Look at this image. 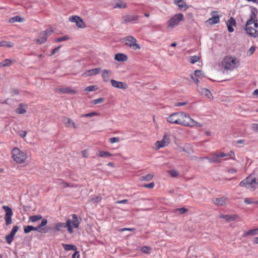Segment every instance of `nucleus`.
<instances>
[{"mask_svg":"<svg viewBox=\"0 0 258 258\" xmlns=\"http://www.w3.org/2000/svg\"><path fill=\"white\" fill-rule=\"evenodd\" d=\"M211 15V18L206 21L207 25H212L220 22V16L217 11H213Z\"/></svg>","mask_w":258,"mask_h":258,"instance_id":"obj_12","label":"nucleus"},{"mask_svg":"<svg viewBox=\"0 0 258 258\" xmlns=\"http://www.w3.org/2000/svg\"><path fill=\"white\" fill-rule=\"evenodd\" d=\"M25 21V19L24 18L21 17L20 16H15L9 19V22L10 23H14V22H23Z\"/></svg>","mask_w":258,"mask_h":258,"instance_id":"obj_32","label":"nucleus"},{"mask_svg":"<svg viewBox=\"0 0 258 258\" xmlns=\"http://www.w3.org/2000/svg\"><path fill=\"white\" fill-rule=\"evenodd\" d=\"M95 90H96L95 86L94 85L88 86L85 89V91H88V92H92V91H95Z\"/></svg>","mask_w":258,"mask_h":258,"instance_id":"obj_49","label":"nucleus"},{"mask_svg":"<svg viewBox=\"0 0 258 258\" xmlns=\"http://www.w3.org/2000/svg\"><path fill=\"white\" fill-rule=\"evenodd\" d=\"M104 101V98L102 97V98H97V99L93 100L92 101V103L93 104H97L102 103Z\"/></svg>","mask_w":258,"mask_h":258,"instance_id":"obj_42","label":"nucleus"},{"mask_svg":"<svg viewBox=\"0 0 258 258\" xmlns=\"http://www.w3.org/2000/svg\"><path fill=\"white\" fill-rule=\"evenodd\" d=\"M13 46V44L10 42L2 41L0 42V47L2 46H4L11 48Z\"/></svg>","mask_w":258,"mask_h":258,"instance_id":"obj_36","label":"nucleus"},{"mask_svg":"<svg viewBox=\"0 0 258 258\" xmlns=\"http://www.w3.org/2000/svg\"><path fill=\"white\" fill-rule=\"evenodd\" d=\"M100 71L101 69L100 68H97L95 69H91L90 70L86 71L82 74V76L83 77H89L96 75L97 74H98L100 72Z\"/></svg>","mask_w":258,"mask_h":258,"instance_id":"obj_19","label":"nucleus"},{"mask_svg":"<svg viewBox=\"0 0 258 258\" xmlns=\"http://www.w3.org/2000/svg\"><path fill=\"white\" fill-rule=\"evenodd\" d=\"M67 220L71 221V228L73 230V228H78L80 222L81 220H79L78 216L76 214L72 215V219L69 218Z\"/></svg>","mask_w":258,"mask_h":258,"instance_id":"obj_16","label":"nucleus"},{"mask_svg":"<svg viewBox=\"0 0 258 258\" xmlns=\"http://www.w3.org/2000/svg\"><path fill=\"white\" fill-rule=\"evenodd\" d=\"M236 21L233 17L230 18V19L227 21L226 25L228 30L229 32L231 33L234 31L233 27H235L236 26Z\"/></svg>","mask_w":258,"mask_h":258,"instance_id":"obj_22","label":"nucleus"},{"mask_svg":"<svg viewBox=\"0 0 258 258\" xmlns=\"http://www.w3.org/2000/svg\"><path fill=\"white\" fill-rule=\"evenodd\" d=\"M220 218L224 219L226 221L230 222L238 218L237 215H221L220 216Z\"/></svg>","mask_w":258,"mask_h":258,"instance_id":"obj_25","label":"nucleus"},{"mask_svg":"<svg viewBox=\"0 0 258 258\" xmlns=\"http://www.w3.org/2000/svg\"><path fill=\"white\" fill-rule=\"evenodd\" d=\"M113 8L114 9H125L126 8V4L121 0H117Z\"/></svg>","mask_w":258,"mask_h":258,"instance_id":"obj_28","label":"nucleus"},{"mask_svg":"<svg viewBox=\"0 0 258 258\" xmlns=\"http://www.w3.org/2000/svg\"><path fill=\"white\" fill-rule=\"evenodd\" d=\"M153 174H148L145 176H142L141 177V180L144 181H150L153 179Z\"/></svg>","mask_w":258,"mask_h":258,"instance_id":"obj_40","label":"nucleus"},{"mask_svg":"<svg viewBox=\"0 0 258 258\" xmlns=\"http://www.w3.org/2000/svg\"><path fill=\"white\" fill-rule=\"evenodd\" d=\"M244 202L246 204H254V201L251 198H246L244 200Z\"/></svg>","mask_w":258,"mask_h":258,"instance_id":"obj_51","label":"nucleus"},{"mask_svg":"<svg viewBox=\"0 0 258 258\" xmlns=\"http://www.w3.org/2000/svg\"><path fill=\"white\" fill-rule=\"evenodd\" d=\"M60 48V46H59L56 47L55 48H54V49H53L50 55H51L55 54L56 52H57L59 50Z\"/></svg>","mask_w":258,"mask_h":258,"instance_id":"obj_60","label":"nucleus"},{"mask_svg":"<svg viewBox=\"0 0 258 258\" xmlns=\"http://www.w3.org/2000/svg\"><path fill=\"white\" fill-rule=\"evenodd\" d=\"M53 31L51 28L46 29L44 31H42L40 33L39 37L35 40L36 43L41 44L45 43L47 39V37L50 35Z\"/></svg>","mask_w":258,"mask_h":258,"instance_id":"obj_10","label":"nucleus"},{"mask_svg":"<svg viewBox=\"0 0 258 258\" xmlns=\"http://www.w3.org/2000/svg\"><path fill=\"white\" fill-rule=\"evenodd\" d=\"M99 113H98L97 112H90V113H89L82 114V115H81V117H93L94 116H98V115H99Z\"/></svg>","mask_w":258,"mask_h":258,"instance_id":"obj_39","label":"nucleus"},{"mask_svg":"<svg viewBox=\"0 0 258 258\" xmlns=\"http://www.w3.org/2000/svg\"><path fill=\"white\" fill-rule=\"evenodd\" d=\"M252 130L256 132H258V123H253L251 125Z\"/></svg>","mask_w":258,"mask_h":258,"instance_id":"obj_55","label":"nucleus"},{"mask_svg":"<svg viewBox=\"0 0 258 258\" xmlns=\"http://www.w3.org/2000/svg\"><path fill=\"white\" fill-rule=\"evenodd\" d=\"M3 209L5 212V219L6 221V224L8 225L12 223V216L13 214L12 210L10 207L7 206H3Z\"/></svg>","mask_w":258,"mask_h":258,"instance_id":"obj_11","label":"nucleus"},{"mask_svg":"<svg viewBox=\"0 0 258 258\" xmlns=\"http://www.w3.org/2000/svg\"><path fill=\"white\" fill-rule=\"evenodd\" d=\"M12 156L14 160L19 164L24 163L28 158L27 154L20 151L18 148L13 149Z\"/></svg>","mask_w":258,"mask_h":258,"instance_id":"obj_5","label":"nucleus"},{"mask_svg":"<svg viewBox=\"0 0 258 258\" xmlns=\"http://www.w3.org/2000/svg\"><path fill=\"white\" fill-rule=\"evenodd\" d=\"M80 257V254L79 252L76 250V251L74 253V254L72 255V258H79Z\"/></svg>","mask_w":258,"mask_h":258,"instance_id":"obj_58","label":"nucleus"},{"mask_svg":"<svg viewBox=\"0 0 258 258\" xmlns=\"http://www.w3.org/2000/svg\"><path fill=\"white\" fill-rule=\"evenodd\" d=\"M26 109L20 104L18 108L16 109V112L18 114H24L26 112Z\"/></svg>","mask_w":258,"mask_h":258,"instance_id":"obj_38","label":"nucleus"},{"mask_svg":"<svg viewBox=\"0 0 258 258\" xmlns=\"http://www.w3.org/2000/svg\"><path fill=\"white\" fill-rule=\"evenodd\" d=\"M258 231V228H255L253 229H250L247 231L245 232L243 234V237H246L250 235H255L257 234Z\"/></svg>","mask_w":258,"mask_h":258,"instance_id":"obj_30","label":"nucleus"},{"mask_svg":"<svg viewBox=\"0 0 258 258\" xmlns=\"http://www.w3.org/2000/svg\"><path fill=\"white\" fill-rule=\"evenodd\" d=\"M151 248L150 247L144 246L142 248L141 251L144 253H149L151 251Z\"/></svg>","mask_w":258,"mask_h":258,"instance_id":"obj_48","label":"nucleus"},{"mask_svg":"<svg viewBox=\"0 0 258 258\" xmlns=\"http://www.w3.org/2000/svg\"><path fill=\"white\" fill-rule=\"evenodd\" d=\"M111 76V72L108 70H103L102 71V77L104 82H108Z\"/></svg>","mask_w":258,"mask_h":258,"instance_id":"obj_26","label":"nucleus"},{"mask_svg":"<svg viewBox=\"0 0 258 258\" xmlns=\"http://www.w3.org/2000/svg\"><path fill=\"white\" fill-rule=\"evenodd\" d=\"M258 182L256 181L255 177L251 175H249L246 178L242 180L239 186L249 188L251 191H254L257 187Z\"/></svg>","mask_w":258,"mask_h":258,"instance_id":"obj_3","label":"nucleus"},{"mask_svg":"<svg viewBox=\"0 0 258 258\" xmlns=\"http://www.w3.org/2000/svg\"><path fill=\"white\" fill-rule=\"evenodd\" d=\"M19 135L22 137V138H24L26 137V136L27 135V132L26 131H20L19 133Z\"/></svg>","mask_w":258,"mask_h":258,"instance_id":"obj_56","label":"nucleus"},{"mask_svg":"<svg viewBox=\"0 0 258 258\" xmlns=\"http://www.w3.org/2000/svg\"><path fill=\"white\" fill-rule=\"evenodd\" d=\"M55 92L58 93L65 94H76L77 91L70 87L57 88L55 90Z\"/></svg>","mask_w":258,"mask_h":258,"instance_id":"obj_18","label":"nucleus"},{"mask_svg":"<svg viewBox=\"0 0 258 258\" xmlns=\"http://www.w3.org/2000/svg\"><path fill=\"white\" fill-rule=\"evenodd\" d=\"M47 223V220L46 219H43L41 221V224L39 225L37 227H35L32 226H26L24 227V232L25 233H28L31 231H37L39 232L42 233H46L47 232V231L45 228H42V227L45 226Z\"/></svg>","mask_w":258,"mask_h":258,"instance_id":"obj_6","label":"nucleus"},{"mask_svg":"<svg viewBox=\"0 0 258 258\" xmlns=\"http://www.w3.org/2000/svg\"><path fill=\"white\" fill-rule=\"evenodd\" d=\"M255 47L254 46H251L248 50L250 54H252L254 52V51H255Z\"/></svg>","mask_w":258,"mask_h":258,"instance_id":"obj_62","label":"nucleus"},{"mask_svg":"<svg viewBox=\"0 0 258 258\" xmlns=\"http://www.w3.org/2000/svg\"><path fill=\"white\" fill-rule=\"evenodd\" d=\"M227 157L228 156L230 159L235 160V154L233 151H231L227 154Z\"/></svg>","mask_w":258,"mask_h":258,"instance_id":"obj_53","label":"nucleus"},{"mask_svg":"<svg viewBox=\"0 0 258 258\" xmlns=\"http://www.w3.org/2000/svg\"><path fill=\"white\" fill-rule=\"evenodd\" d=\"M42 217L40 215H33L29 217V219L31 222H35L39 220H41Z\"/></svg>","mask_w":258,"mask_h":258,"instance_id":"obj_34","label":"nucleus"},{"mask_svg":"<svg viewBox=\"0 0 258 258\" xmlns=\"http://www.w3.org/2000/svg\"><path fill=\"white\" fill-rule=\"evenodd\" d=\"M137 39L132 36L125 37L123 39L124 44L134 50H140L141 46L137 43Z\"/></svg>","mask_w":258,"mask_h":258,"instance_id":"obj_7","label":"nucleus"},{"mask_svg":"<svg viewBox=\"0 0 258 258\" xmlns=\"http://www.w3.org/2000/svg\"><path fill=\"white\" fill-rule=\"evenodd\" d=\"M191 79L194 80V82H195L196 84H198V83H199V80H198V79L195 78L194 77V76H193V75H191Z\"/></svg>","mask_w":258,"mask_h":258,"instance_id":"obj_64","label":"nucleus"},{"mask_svg":"<svg viewBox=\"0 0 258 258\" xmlns=\"http://www.w3.org/2000/svg\"><path fill=\"white\" fill-rule=\"evenodd\" d=\"M169 174L172 177H176L178 175V173L177 171L175 170H171L168 171Z\"/></svg>","mask_w":258,"mask_h":258,"instance_id":"obj_47","label":"nucleus"},{"mask_svg":"<svg viewBox=\"0 0 258 258\" xmlns=\"http://www.w3.org/2000/svg\"><path fill=\"white\" fill-rule=\"evenodd\" d=\"M14 236L12 235L11 234H9L8 235L6 236V240L7 241V243L9 244H10L14 238Z\"/></svg>","mask_w":258,"mask_h":258,"instance_id":"obj_44","label":"nucleus"},{"mask_svg":"<svg viewBox=\"0 0 258 258\" xmlns=\"http://www.w3.org/2000/svg\"><path fill=\"white\" fill-rule=\"evenodd\" d=\"M122 23L127 24L137 22L139 19V16L137 15H126L121 17Z\"/></svg>","mask_w":258,"mask_h":258,"instance_id":"obj_15","label":"nucleus"},{"mask_svg":"<svg viewBox=\"0 0 258 258\" xmlns=\"http://www.w3.org/2000/svg\"><path fill=\"white\" fill-rule=\"evenodd\" d=\"M71 221L67 220L66 223H57L55 224L54 229L55 231H60L63 230L65 228H67L68 231L70 234L73 233L74 231L71 228Z\"/></svg>","mask_w":258,"mask_h":258,"instance_id":"obj_9","label":"nucleus"},{"mask_svg":"<svg viewBox=\"0 0 258 258\" xmlns=\"http://www.w3.org/2000/svg\"><path fill=\"white\" fill-rule=\"evenodd\" d=\"M246 33L253 38L258 36V24L257 22L252 23L251 21H247L245 25Z\"/></svg>","mask_w":258,"mask_h":258,"instance_id":"obj_4","label":"nucleus"},{"mask_svg":"<svg viewBox=\"0 0 258 258\" xmlns=\"http://www.w3.org/2000/svg\"><path fill=\"white\" fill-rule=\"evenodd\" d=\"M247 21H251L252 23L257 22L258 24V19L256 17V15L253 11H252V14L251 15L250 18Z\"/></svg>","mask_w":258,"mask_h":258,"instance_id":"obj_37","label":"nucleus"},{"mask_svg":"<svg viewBox=\"0 0 258 258\" xmlns=\"http://www.w3.org/2000/svg\"><path fill=\"white\" fill-rule=\"evenodd\" d=\"M177 150H178V152H186L185 149L184 147H178Z\"/></svg>","mask_w":258,"mask_h":258,"instance_id":"obj_63","label":"nucleus"},{"mask_svg":"<svg viewBox=\"0 0 258 258\" xmlns=\"http://www.w3.org/2000/svg\"><path fill=\"white\" fill-rule=\"evenodd\" d=\"M98 155L101 157H109L112 155L109 152L104 151H99Z\"/></svg>","mask_w":258,"mask_h":258,"instance_id":"obj_35","label":"nucleus"},{"mask_svg":"<svg viewBox=\"0 0 258 258\" xmlns=\"http://www.w3.org/2000/svg\"><path fill=\"white\" fill-rule=\"evenodd\" d=\"M218 154H219V156L220 159L221 158H224V157H227V154H225L223 152H218Z\"/></svg>","mask_w":258,"mask_h":258,"instance_id":"obj_61","label":"nucleus"},{"mask_svg":"<svg viewBox=\"0 0 258 258\" xmlns=\"http://www.w3.org/2000/svg\"><path fill=\"white\" fill-rule=\"evenodd\" d=\"M197 90L202 95H204L209 99L212 98V94L208 89L204 88L198 87Z\"/></svg>","mask_w":258,"mask_h":258,"instance_id":"obj_23","label":"nucleus"},{"mask_svg":"<svg viewBox=\"0 0 258 258\" xmlns=\"http://www.w3.org/2000/svg\"><path fill=\"white\" fill-rule=\"evenodd\" d=\"M213 202L215 205L219 206H224L227 204V199L224 197L214 198Z\"/></svg>","mask_w":258,"mask_h":258,"instance_id":"obj_24","label":"nucleus"},{"mask_svg":"<svg viewBox=\"0 0 258 258\" xmlns=\"http://www.w3.org/2000/svg\"><path fill=\"white\" fill-rule=\"evenodd\" d=\"M187 210L184 208H178L175 210V213L178 214H183L185 213Z\"/></svg>","mask_w":258,"mask_h":258,"instance_id":"obj_45","label":"nucleus"},{"mask_svg":"<svg viewBox=\"0 0 258 258\" xmlns=\"http://www.w3.org/2000/svg\"><path fill=\"white\" fill-rule=\"evenodd\" d=\"M174 2L180 8L184 9V10L188 8V6L183 0H174Z\"/></svg>","mask_w":258,"mask_h":258,"instance_id":"obj_29","label":"nucleus"},{"mask_svg":"<svg viewBox=\"0 0 258 258\" xmlns=\"http://www.w3.org/2000/svg\"><path fill=\"white\" fill-rule=\"evenodd\" d=\"M81 154L84 158H87L88 157V152L86 150L82 151Z\"/></svg>","mask_w":258,"mask_h":258,"instance_id":"obj_57","label":"nucleus"},{"mask_svg":"<svg viewBox=\"0 0 258 258\" xmlns=\"http://www.w3.org/2000/svg\"><path fill=\"white\" fill-rule=\"evenodd\" d=\"M170 140L169 136L167 135H164L161 141H157L155 144V146L156 150H158L161 148L165 147L169 145Z\"/></svg>","mask_w":258,"mask_h":258,"instance_id":"obj_13","label":"nucleus"},{"mask_svg":"<svg viewBox=\"0 0 258 258\" xmlns=\"http://www.w3.org/2000/svg\"><path fill=\"white\" fill-rule=\"evenodd\" d=\"M184 20L183 15L178 13L174 15L168 22L167 27L169 29H173L177 26L179 23Z\"/></svg>","mask_w":258,"mask_h":258,"instance_id":"obj_8","label":"nucleus"},{"mask_svg":"<svg viewBox=\"0 0 258 258\" xmlns=\"http://www.w3.org/2000/svg\"><path fill=\"white\" fill-rule=\"evenodd\" d=\"M194 75L196 77H202L203 76V74L200 70H196L195 71Z\"/></svg>","mask_w":258,"mask_h":258,"instance_id":"obj_50","label":"nucleus"},{"mask_svg":"<svg viewBox=\"0 0 258 258\" xmlns=\"http://www.w3.org/2000/svg\"><path fill=\"white\" fill-rule=\"evenodd\" d=\"M200 57L197 55L191 56L190 57L189 61L191 63H195L199 60Z\"/></svg>","mask_w":258,"mask_h":258,"instance_id":"obj_43","label":"nucleus"},{"mask_svg":"<svg viewBox=\"0 0 258 258\" xmlns=\"http://www.w3.org/2000/svg\"><path fill=\"white\" fill-rule=\"evenodd\" d=\"M69 21L72 23H75L76 26L80 28H84L86 27L83 20L80 17L77 16H71L69 18Z\"/></svg>","mask_w":258,"mask_h":258,"instance_id":"obj_14","label":"nucleus"},{"mask_svg":"<svg viewBox=\"0 0 258 258\" xmlns=\"http://www.w3.org/2000/svg\"><path fill=\"white\" fill-rule=\"evenodd\" d=\"M110 82L112 86L115 88L121 89H125L127 88V85L122 82H119L114 80H111L110 81Z\"/></svg>","mask_w":258,"mask_h":258,"instance_id":"obj_21","label":"nucleus"},{"mask_svg":"<svg viewBox=\"0 0 258 258\" xmlns=\"http://www.w3.org/2000/svg\"><path fill=\"white\" fill-rule=\"evenodd\" d=\"M114 59L118 61H125L127 60V56L123 53H117L115 55Z\"/></svg>","mask_w":258,"mask_h":258,"instance_id":"obj_27","label":"nucleus"},{"mask_svg":"<svg viewBox=\"0 0 258 258\" xmlns=\"http://www.w3.org/2000/svg\"><path fill=\"white\" fill-rule=\"evenodd\" d=\"M134 229H135L134 228H124L120 229L119 230V231H121V232H122V231H132L134 230Z\"/></svg>","mask_w":258,"mask_h":258,"instance_id":"obj_59","label":"nucleus"},{"mask_svg":"<svg viewBox=\"0 0 258 258\" xmlns=\"http://www.w3.org/2000/svg\"><path fill=\"white\" fill-rule=\"evenodd\" d=\"M12 64V61L10 59H6L0 62V68L9 67Z\"/></svg>","mask_w":258,"mask_h":258,"instance_id":"obj_33","label":"nucleus"},{"mask_svg":"<svg viewBox=\"0 0 258 258\" xmlns=\"http://www.w3.org/2000/svg\"><path fill=\"white\" fill-rule=\"evenodd\" d=\"M155 184L154 182L150 183L149 184H145L143 185L144 187L148 188H152L154 187Z\"/></svg>","mask_w":258,"mask_h":258,"instance_id":"obj_54","label":"nucleus"},{"mask_svg":"<svg viewBox=\"0 0 258 258\" xmlns=\"http://www.w3.org/2000/svg\"><path fill=\"white\" fill-rule=\"evenodd\" d=\"M62 122L67 127L73 126L75 128H78V125L72 119L69 118L63 117Z\"/></svg>","mask_w":258,"mask_h":258,"instance_id":"obj_20","label":"nucleus"},{"mask_svg":"<svg viewBox=\"0 0 258 258\" xmlns=\"http://www.w3.org/2000/svg\"><path fill=\"white\" fill-rule=\"evenodd\" d=\"M18 229L19 227L18 226H14L13 227L10 234L14 236L16 232L18 231Z\"/></svg>","mask_w":258,"mask_h":258,"instance_id":"obj_46","label":"nucleus"},{"mask_svg":"<svg viewBox=\"0 0 258 258\" xmlns=\"http://www.w3.org/2000/svg\"><path fill=\"white\" fill-rule=\"evenodd\" d=\"M63 248L67 251L69 250H74L76 251L77 250V246L73 244H67L63 243L62 244Z\"/></svg>","mask_w":258,"mask_h":258,"instance_id":"obj_31","label":"nucleus"},{"mask_svg":"<svg viewBox=\"0 0 258 258\" xmlns=\"http://www.w3.org/2000/svg\"><path fill=\"white\" fill-rule=\"evenodd\" d=\"M167 120L171 123L185 126L201 127L202 125L192 119L189 115L184 112H177L167 117Z\"/></svg>","mask_w":258,"mask_h":258,"instance_id":"obj_1","label":"nucleus"},{"mask_svg":"<svg viewBox=\"0 0 258 258\" xmlns=\"http://www.w3.org/2000/svg\"><path fill=\"white\" fill-rule=\"evenodd\" d=\"M109 141L111 144H113L119 141V138L118 137H113L109 139Z\"/></svg>","mask_w":258,"mask_h":258,"instance_id":"obj_52","label":"nucleus"},{"mask_svg":"<svg viewBox=\"0 0 258 258\" xmlns=\"http://www.w3.org/2000/svg\"><path fill=\"white\" fill-rule=\"evenodd\" d=\"M69 39V37L68 35H65L64 36L57 38L54 40V42H60L61 41H67Z\"/></svg>","mask_w":258,"mask_h":258,"instance_id":"obj_41","label":"nucleus"},{"mask_svg":"<svg viewBox=\"0 0 258 258\" xmlns=\"http://www.w3.org/2000/svg\"><path fill=\"white\" fill-rule=\"evenodd\" d=\"M239 60L237 57L226 56L223 58L221 66L225 70L233 71L239 67Z\"/></svg>","mask_w":258,"mask_h":258,"instance_id":"obj_2","label":"nucleus"},{"mask_svg":"<svg viewBox=\"0 0 258 258\" xmlns=\"http://www.w3.org/2000/svg\"><path fill=\"white\" fill-rule=\"evenodd\" d=\"M205 158L208 159L211 163H219L221 161L219 156L218 152L213 153L211 154V157H206Z\"/></svg>","mask_w":258,"mask_h":258,"instance_id":"obj_17","label":"nucleus"}]
</instances>
